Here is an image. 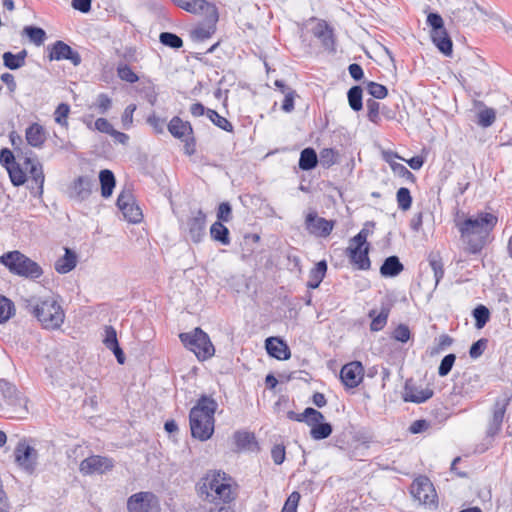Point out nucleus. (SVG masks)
<instances>
[{"mask_svg":"<svg viewBox=\"0 0 512 512\" xmlns=\"http://www.w3.org/2000/svg\"><path fill=\"white\" fill-rule=\"evenodd\" d=\"M498 222L497 216L488 212L478 213L476 216H468L455 219L462 241L471 254H478L487 244L490 232Z\"/></svg>","mask_w":512,"mask_h":512,"instance_id":"obj_1","label":"nucleus"},{"mask_svg":"<svg viewBox=\"0 0 512 512\" xmlns=\"http://www.w3.org/2000/svg\"><path fill=\"white\" fill-rule=\"evenodd\" d=\"M24 308L44 329L57 330L65 320V312L55 296H31L24 299Z\"/></svg>","mask_w":512,"mask_h":512,"instance_id":"obj_2","label":"nucleus"},{"mask_svg":"<svg viewBox=\"0 0 512 512\" xmlns=\"http://www.w3.org/2000/svg\"><path fill=\"white\" fill-rule=\"evenodd\" d=\"M218 403L210 396L202 395L191 408L189 424L191 435L200 441H207L214 433L215 412Z\"/></svg>","mask_w":512,"mask_h":512,"instance_id":"obj_3","label":"nucleus"},{"mask_svg":"<svg viewBox=\"0 0 512 512\" xmlns=\"http://www.w3.org/2000/svg\"><path fill=\"white\" fill-rule=\"evenodd\" d=\"M0 263L13 275L30 280L39 279L43 275L42 267L18 250L6 252L0 256Z\"/></svg>","mask_w":512,"mask_h":512,"instance_id":"obj_4","label":"nucleus"},{"mask_svg":"<svg viewBox=\"0 0 512 512\" xmlns=\"http://www.w3.org/2000/svg\"><path fill=\"white\" fill-rule=\"evenodd\" d=\"M179 338L183 345L192 351L199 360H206L214 355L215 349L207 333L201 328L181 333Z\"/></svg>","mask_w":512,"mask_h":512,"instance_id":"obj_5","label":"nucleus"},{"mask_svg":"<svg viewBox=\"0 0 512 512\" xmlns=\"http://www.w3.org/2000/svg\"><path fill=\"white\" fill-rule=\"evenodd\" d=\"M231 478L223 471H210L205 477L204 487L209 488L215 493V498L223 503H229L233 500Z\"/></svg>","mask_w":512,"mask_h":512,"instance_id":"obj_6","label":"nucleus"},{"mask_svg":"<svg viewBox=\"0 0 512 512\" xmlns=\"http://www.w3.org/2000/svg\"><path fill=\"white\" fill-rule=\"evenodd\" d=\"M410 492L420 504L437 507V493L435 488L426 476L417 477L411 485Z\"/></svg>","mask_w":512,"mask_h":512,"instance_id":"obj_7","label":"nucleus"},{"mask_svg":"<svg viewBox=\"0 0 512 512\" xmlns=\"http://www.w3.org/2000/svg\"><path fill=\"white\" fill-rule=\"evenodd\" d=\"M14 457L17 465L25 472L32 474L37 467L38 452L26 440H20L15 449Z\"/></svg>","mask_w":512,"mask_h":512,"instance_id":"obj_8","label":"nucleus"},{"mask_svg":"<svg viewBox=\"0 0 512 512\" xmlns=\"http://www.w3.org/2000/svg\"><path fill=\"white\" fill-rule=\"evenodd\" d=\"M128 512H159L158 497L152 492H138L127 500Z\"/></svg>","mask_w":512,"mask_h":512,"instance_id":"obj_9","label":"nucleus"},{"mask_svg":"<svg viewBox=\"0 0 512 512\" xmlns=\"http://www.w3.org/2000/svg\"><path fill=\"white\" fill-rule=\"evenodd\" d=\"M116 205L127 221L131 223H139L142 220V211L136 204L134 196L130 190H123L118 195Z\"/></svg>","mask_w":512,"mask_h":512,"instance_id":"obj_10","label":"nucleus"},{"mask_svg":"<svg viewBox=\"0 0 512 512\" xmlns=\"http://www.w3.org/2000/svg\"><path fill=\"white\" fill-rule=\"evenodd\" d=\"M335 226V221L319 217L316 211H310L305 217V228L316 237H328Z\"/></svg>","mask_w":512,"mask_h":512,"instance_id":"obj_11","label":"nucleus"},{"mask_svg":"<svg viewBox=\"0 0 512 512\" xmlns=\"http://www.w3.org/2000/svg\"><path fill=\"white\" fill-rule=\"evenodd\" d=\"M48 49L50 61L68 60L74 66H78L82 61L80 54L61 40L54 42Z\"/></svg>","mask_w":512,"mask_h":512,"instance_id":"obj_12","label":"nucleus"},{"mask_svg":"<svg viewBox=\"0 0 512 512\" xmlns=\"http://www.w3.org/2000/svg\"><path fill=\"white\" fill-rule=\"evenodd\" d=\"M113 460L109 457L92 455L85 458L79 466L83 475L103 474L113 468Z\"/></svg>","mask_w":512,"mask_h":512,"instance_id":"obj_13","label":"nucleus"},{"mask_svg":"<svg viewBox=\"0 0 512 512\" xmlns=\"http://www.w3.org/2000/svg\"><path fill=\"white\" fill-rule=\"evenodd\" d=\"M172 3L191 14H200L210 11L211 21H218V11L215 5L206 0H171Z\"/></svg>","mask_w":512,"mask_h":512,"instance_id":"obj_14","label":"nucleus"},{"mask_svg":"<svg viewBox=\"0 0 512 512\" xmlns=\"http://www.w3.org/2000/svg\"><path fill=\"white\" fill-rule=\"evenodd\" d=\"M364 368L361 362L352 361L345 364L340 371V379L347 389L356 388L363 380Z\"/></svg>","mask_w":512,"mask_h":512,"instance_id":"obj_15","label":"nucleus"},{"mask_svg":"<svg viewBox=\"0 0 512 512\" xmlns=\"http://www.w3.org/2000/svg\"><path fill=\"white\" fill-rule=\"evenodd\" d=\"M370 245L349 244L346 249V254L350 262L355 265L359 270L370 269L371 262L369 259Z\"/></svg>","mask_w":512,"mask_h":512,"instance_id":"obj_16","label":"nucleus"},{"mask_svg":"<svg viewBox=\"0 0 512 512\" xmlns=\"http://www.w3.org/2000/svg\"><path fill=\"white\" fill-rule=\"evenodd\" d=\"M93 187L94 180L92 178L89 176H79L72 183L69 189V196L76 201H84L91 195Z\"/></svg>","mask_w":512,"mask_h":512,"instance_id":"obj_17","label":"nucleus"},{"mask_svg":"<svg viewBox=\"0 0 512 512\" xmlns=\"http://www.w3.org/2000/svg\"><path fill=\"white\" fill-rule=\"evenodd\" d=\"M206 215L202 210L193 212L187 220V230L191 240L195 243L201 241L205 235Z\"/></svg>","mask_w":512,"mask_h":512,"instance_id":"obj_18","label":"nucleus"},{"mask_svg":"<svg viewBox=\"0 0 512 512\" xmlns=\"http://www.w3.org/2000/svg\"><path fill=\"white\" fill-rule=\"evenodd\" d=\"M265 348L268 355L277 360H288L291 356L290 348L279 337H268L265 340Z\"/></svg>","mask_w":512,"mask_h":512,"instance_id":"obj_19","label":"nucleus"},{"mask_svg":"<svg viewBox=\"0 0 512 512\" xmlns=\"http://www.w3.org/2000/svg\"><path fill=\"white\" fill-rule=\"evenodd\" d=\"M313 35L320 40L323 48L329 52H335V39L332 28L325 22H319L313 28Z\"/></svg>","mask_w":512,"mask_h":512,"instance_id":"obj_20","label":"nucleus"},{"mask_svg":"<svg viewBox=\"0 0 512 512\" xmlns=\"http://www.w3.org/2000/svg\"><path fill=\"white\" fill-rule=\"evenodd\" d=\"M103 343L107 349L111 350L115 355L117 362L119 364H124L125 362V354L122 348L119 345L117 339V332L114 327L106 326L105 327V335L103 339Z\"/></svg>","mask_w":512,"mask_h":512,"instance_id":"obj_21","label":"nucleus"},{"mask_svg":"<svg viewBox=\"0 0 512 512\" xmlns=\"http://www.w3.org/2000/svg\"><path fill=\"white\" fill-rule=\"evenodd\" d=\"M434 392L430 388H418L415 386L405 385L404 401L412 403H424L433 396Z\"/></svg>","mask_w":512,"mask_h":512,"instance_id":"obj_22","label":"nucleus"},{"mask_svg":"<svg viewBox=\"0 0 512 512\" xmlns=\"http://www.w3.org/2000/svg\"><path fill=\"white\" fill-rule=\"evenodd\" d=\"M25 137L30 146L41 148L46 141V131L42 125L33 123L26 129Z\"/></svg>","mask_w":512,"mask_h":512,"instance_id":"obj_23","label":"nucleus"},{"mask_svg":"<svg viewBox=\"0 0 512 512\" xmlns=\"http://www.w3.org/2000/svg\"><path fill=\"white\" fill-rule=\"evenodd\" d=\"M167 127L171 135L177 139H183L185 136L193 134V128L190 122L183 121L178 116H174Z\"/></svg>","mask_w":512,"mask_h":512,"instance_id":"obj_24","label":"nucleus"},{"mask_svg":"<svg viewBox=\"0 0 512 512\" xmlns=\"http://www.w3.org/2000/svg\"><path fill=\"white\" fill-rule=\"evenodd\" d=\"M403 270L404 265L401 263L399 257L392 255L383 261L380 267V274L385 278H393L398 276Z\"/></svg>","mask_w":512,"mask_h":512,"instance_id":"obj_25","label":"nucleus"},{"mask_svg":"<svg viewBox=\"0 0 512 512\" xmlns=\"http://www.w3.org/2000/svg\"><path fill=\"white\" fill-rule=\"evenodd\" d=\"M431 39L439 51L445 56H450L452 54L453 43L445 28L431 32Z\"/></svg>","mask_w":512,"mask_h":512,"instance_id":"obj_26","label":"nucleus"},{"mask_svg":"<svg viewBox=\"0 0 512 512\" xmlns=\"http://www.w3.org/2000/svg\"><path fill=\"white\" fill-rule=\"evenodd\" d=\"M389 314V305H382L381 310L378 314H376V310H370L368 313V317L371 318L370 330L372 332L381 331L387 324Z\"/></svg>","mask_w":512,"mask_h":512,"instance_id":"obj_27","label":"nucleus"},{"mask_svg":"<svg viewBox=\"0 0 512 512\" xmlns=\"http://www.w3.org/2000/svg\"><path fill=\"white\" fill-rule=\"evenodd\" d=\"M77 264V255L70 248H65V254L55 262V270L60 274L72 271Z\"/></svg>","mask_w":512,"mask_h":512,"instance_id":"obj_28","label":"nucleus"},{"mask_svg":"<svg viewBox=\"0 0 512 512\" xmlns=\"http://www.w3.org/2000/svg\"><path fill=\"white\" fill-rule=\"evenodd\" d=\"M327 272V262L325 260L319 261L309 272V279L307 287L309 289H316L320 286Z\"/></svg>","mask_w":512,"mask_h":512,"instance_id":"obj_29","label":"nucleus"},{"mask_svg":"<svg viewBox=\"0 0 512 512\" xmlns=\"http://www.w3.org/2000/svg\"><path fill=\"white\" fill-rule=\"evenodd\" d=\"M27 50L23 49L17 54L10 51L4 52L2 55L3 65L10 70H17L25 65L27 58Z\"/></svg>","mask_w":512,"mask_h":512,"instance_id":"obj_30","label":"nucleus"},{"mask_svg":"<svg viewBox=\"0 0 512 512\" xmlns=\"http://www.w3.org/2000/svg\"><path fill=\"white\" fill-rule=\"evenodd\" d=\"M287 417L290 420L305 422L306 424H308V422H317L319 420H324V415L312 407H307L302 413L289 411L287 413Z\"/></svg>","mask_w":512,"mask_h":512,"instance_id":"obj_31","label":"nucleus"},{"mask_svg":"<svg viewBox=\"0 0 512 512\" xmlns=\"http://www.w3.org/2000/svg\"><path fill=\"white\" fill-rule=\"evenodd\" d=\"M99 181L101 185V195L108 198L112 195L116 184L115 176L109 169H103L99 173Z\"/></svg>","mask_w":512,"mask_h":512,"instance_id":"obj_32","label":"nucleus"},{"mask_svg":"<svg viewBox=\"0 0 512 512\" xmlns=\"http://www.w3.org/2000/svg\"><path fill=\"white\" fill-rule=\"evenodd\" d=\"M307 425L311 427L310 435L314 440L326 439L333 431L332 425L328 422H323V420L308 422Z\"/></svg>","mask_w":512,"mask_h":512,"instance_id":"obj_33","label":"nucleus"},{"mask_svg":"<svg viewBox=\"0 0 512 512\" xmlns=\"http://www.w3.org/2000/svg\"><path fill=\"white\" fill-rule=\"evenodd\" d=\"M318 164V156L313 148H305L301 151L298 166L303 171H310Z\"/></svg>","mask_w":512,"mask_h":512,"instance_id":"obj_34","label":"nucleus"},{"mask_svg":"<svg viewBox=\"0 0 512 512\" xmlns=\"http://www.w3.org/2000/svg\"><path fill=\"white\" fill-rule=\"evenodd\" d=\"M25 163L29 165V173L31 175L32 181L38 186V196L43 194V185L45 176L43 173V167L39 162H33L31 159L27 158Z\"/></svg>","mask_w":512,"mask_h":512,"instance_id":"obj_35","label":"nucleus"},{"mask_svg":"<svg viewBox=\"0 0 512 512\" xmlns=\"http://www.w3.org/2000/svg\"><path fill=\"white\" fill-rule=\"evenodd\" d=\"M233 438L239 450H252L257 444L254 434L247 431H236Z\"/></svg>","mask_w":512,"mask_h":512,"instance_id":"obj_36","label":"nucleus"},{"mask_svg":"<svg viewBox=\"0 0 512 512\" xmlns=\"http://www.w3.org/2000/svg\"><path fill=\"white\" fill-rule=\"evenodd\" d=\"M211 238L222 245L230 244L229 230L222 222H214L210 228Z\"/></svg>","mask_w":512,"mask_h":512,"instance_id":"obj_37","label":"nucleus"},{"mask_svg":"<svg viewBox=\"0 0 512 512\" xmlns=\"http://www.w3.org/2000/svg\"><path fill=\"white\" fill-rule=\"evenodd\" d=\"M206 16L207 26L205 27H197L193 30L192 35L196 40H205L211 37V35L215 32L217 21H211L210 19V11L204 13Z\"/></svg>","mask_w":512,"mask_h":512,"instance_id":"obj_38","label":"nucleus"},{"mask_svg":"<svg viewBox=\"0 0 512 512\" xmlns=\"http://www.w3.org/2000/svg\"><path fill=\"white\" fill-rule=\"evenodd\" d=\"M362 94L363 91L359 85L352 86L347 92L349 106L355 112H358L363 108Z\"/></svg>","mask_w":512,"mask_h":512,"instance_id":"obj_39","label":"nucleus"},{"mask_svg":"<svg viewBox=\"0 0 512 512\" xmlns=\"http://www.w3.org/2000/svg\"><path fill=\"white\" fill-rule=\"evenodd\" d=\"M23 33L29 38V40L36 46H40L46 39V32L44 29L37 26H25Z\"/></svg>","mask_w":512,"mask_h":512,"instance_id":"obj_40","label":"nucleus"},{"mask_svg":"<svg viewBox=\"0 0 512 512\" xmlns=\"http://www.w3.org/2000/svg\"><path fill=\"white\" fill-rule=\"evenodd\" d=\"M428 261L434 274L435 287H437L441 279L444 277L443 262L440 256L437 254H430L428 257Z\"/></svg>","mask_w":512,"mask_h":512,"instance_id":"obj_41","label":"nucleus"},{"mask_svg":"<svg viewBox=\"0 0 512 512\" xmlns=\"http://www.w3.org/2000/svg\"><path fill=\"white\" fill-rule=\"evenodd\" d=\"M472 316L475 320L476 328L481 329L489 321L490 311L486 306L480 304L473 309Z\"/></svg>","mask_w":512,"mask_h":512,"instance_id":"obj_42","label":"nucleus"},{"mask_svg":"<svg viewBox=\"0 0 512 512\" xmlns=\"http://www.w3.org/2000/svg\"><path fill=\"white\" fill-rule=\"evenodd\" d=\"M385 160H386V162H388L390 164V167H391L392 171L394 172V174L406 179L407 181H411V182L415 181L414 174L410 170H408V168L406 166L393 161L391 159V156H385Z\"/></svg>","mask_w":512,"mask_h":512,"instance_id":"obj_43","label":"nucleus"},{"mask_svg":"<svg viewBox=\"0 0 512 512\" xmlns=\"http://www.w3.org/2000/svg\"><path fill=\"white\" fill-rule=\"evenodd\" d=\"M208 119L217 127L220 129L226 131V132H232L233 131V125L228 119L221 116L217 111L211 109L207 112Z\"/></svg>","mask_w":512,"mask_h":512,"instance_id":"obj_44","label":"nucleus"},{"mask_svg":"<svg viewBox=\"0 0 512 512\" xmlns=\"http://www.w3.org/2000/svg\"><path fill=\"white\" fill-rule=\"evenodd\" d=\"M374 226V222H366L363 228L354 237L350 239L351 244L369 245V243L367 242V238L372 233V229L374 228Z\"/></svg>","mask_w":512,"mask_h":512,"instance_id":"obj_45","label":"nucleus"},{"mask_svg":"<svg viewBox=\"0 0 512 512\" xmlns=\"http://www.w3.org/2000/svg\"><path fill=\"white\" fill-rule=\"evenodd\" d=\"M6 170L9 174L11 183L14 186L18 187V186L23 185L26 182V174L22 170V168L20 167V165L18 163L11 166L10 168H8Z\"/></svg>","mask_w":512,"mask_h":512,"instance_id":"obj_46","label":"nucleus"},{"mask_svg":"<svg viewBox=\"0 0 512 512\" xmlns=\"http://www.w3.org/2000/svg\"><path fill=\"white\" fill-rule=\"evenodd\" d=\"M160 43L164 46L178 49L183 46V40L171 32H162L159 36Z\"/></svg>","mask_w":512,"mask_h":512,"instance_id":"obj_47","label":"nucleus"},{"mask_svg":"<svg viewBox=\"0 0 512 512\" xmlns=\"http://www.w3.org/2000/svg\"><path fill=\"white\" fill-rule=\"evenodd\" d=\"M396 199L399 209L406 211L412 205V196L410 190L406 187H401L396 193Z\"/></svg>","mask_w":512,"mask_h":512,"instance_id":"obj_48","label":"nucleus"},{"mask_svg":"<svg viewBox=\"0 0 512 512\" xmlns=\"http://www.w3.org/2000/svg\"><path fill=\"white\" fill-rule=\"evenodd\" d=\"M14 312V304L4 296H0V323L10 319Z\"/></svg>","mask_w":512,"mask_h":512,"instance_id":"obj_49","label":"nucleus"},{"mask_svg":"<svg viewBox=\"0 0 512 512\" xmlns=\"http://www.w3.org/2000/svg\"><path fill=\"white\" fill-rule=\"evenodd\" d=\"M93 107L100 114H106L112 107V99L106 93H100L97 95Z\"/></svg>","mask_w":512,"mask_h":512,"instance_id":"obj_50","label":"nucleus"},{"mask_svg":"<svg viewBox=\"0 0 512 512\" xmlns=\"http://www.w3.org/2000/svg\"><path fill=\"white\" fill-rule=\"evenodd\" d=\"M70 113V106L67 103H60L54 112V120L57 124L67 127L68 126V115Z\"/></svg>","mask_w":512,"mask_h":512,"instance_id":"obj_51","label":"nucleus"},{"mask_svg":"<svg viewBox=\"0 0 512 512\" xmlns=\"http://www.w3.org/2000/svg\"><path fill=\"white\" fill-rule=\"evenodd\" d=\"M496 119V112L492 108H485L478 113V121L477 123L483 127H490Z\"/></svg>","mask_w":512,"mask_h":512,"instance_id":"obj_52","label":"nucleus"},{"mask_svg":"<svg viewBox=\"0 0 512 512\" xmlns=\"http://www.w3.org/2000/svg\"><path fill=\"white\" fill-rule=\"evenodd\" d=\"M117 75L121 80L131 84L139 80L137 74L127 64H120L117 67Z\"/></svg>","mask_w":512,"mask_h":512,"instance_id":"obj_53","label":"nucleus"},{"mask_svg":"<svg viewBox=\"0 0 512 512\" xmlns=\"http://www.w3.org/2000/svg\"><path fill=\"white\" fill-rule=\"evenodd\" d=\"M366 89L375 99H384L388 95L387 87L374 81L367 82Z\"/></svg>","mask_w":512,"mask_h":512,"instance_id":"obj_54","label":"nucleus"},{"mask_svg":"<svg viewBox=\"0 0 512 512\" xmlns=\"http://www.w3.org/2000/svg\"><path fill=\"white\" fill-rule=\"evenodd\" d=\"M455 361H456L455 354L450 353V354L445 355L442 358L440 365L438 367V375L441 377L447 376L451 372Z\"/></svg>","mask_w":512,"mask_h":512,"instance_id":"obj_55","label":"nucleus"},{"mask_svg":"<svg viewBox=\"0 0 512 512\" xmlns=\"http://www.w3.org/2000/svg\"><path fill=\"white\" fill-rule=\"evenodd\" d=\"M337 151L332 148H324L320 151V164L329 168L336 163Z\"/></svg>","mask_w":512,"mask_h":512,"instance_id":"obj_56","label":"nucleus"},{"mask_svg":"<svg viewBox=\"0 0 512 512\" xmlns=\"http://www.w3.org/2000/svg\"><path fill=\"white\" fill-rule=\"evenodd\" d=\"M368 113L367 117L369 121H371L374 124H379L380 122V104L379 102L375 101L374 99H368L366 102Z\"/></svg>","mask_w":512,"mask_h":512,"instance_id":"obj_57","label":"nucleus"},{"mask_svg":"<svg viewBox=\"0 0 512 512\" xmlns=\"http://www.w3.org/2000/svg\"><path fill=\"white\" fill-rule=\"evenodd\" d=\"M510 403V398L505 399L503 401H497L495 403V408L493 411L492 419L494 422L503 423V418L506 412V408Z\"/></svg>","mask_w":512,"mask_h":512,"instance_id":"obj_58","label":"nucleus"},{"mask_svg":"<svg viewBox=\"0 0 512 512\" xmlns=\"http://www.w3.org/2000/svg\"><path fill=\"white\" fill-rule=\"evenodd\" d=\"M232 219V207L229 202H222L217 210V222H229Z\"/></svg>","mask_w":512,"mask_h":512,"instance_id":"obj_59","label":"nucleus"},{"mask_svg":"<svg viewBox=\"0 0 512 512\" xmlns=\"http://www.w3.org/2000/svg\"><path fill=\"white\" fill-rule=\"evenodd\" d=\"M300 493L297 491L292 492L286 499L281 512H297V507L300 501Z\"/></svg>","mask_w":512,"mask_h":512,"instance_id":"obj_60","label":"nucleus"},{"mask_svg":"<svg viewBox=\"0 0 512 512\" xmlns=\"http://www.w3.org/2000/svg\"><path fill=\"white\" fill-rule=\"evenodd\" d=\"M393 338L401 343H406L411 337L410 329L405 324H399L393 331Z\"/></svg>","mask_w":512,"mask_h":512,"instance_id":"obj_61","label":"nucleus"},{"mask_svg":"<svg viewBox=\"0 0 512 512\" xmlns=\"http://www.w3.org/2000/svg\"><path fill=\"white\" fill-rule=\"evenodd\" d=\"M487 342L488 341L485 338H481L474 342L469 349L470 357L473 359L479 358L484 353L487 347Z\"/></svg>","mask_w":512,"mask_h":512,"instance_id":"obj_62","label":"nucleus"},{"mask_svg":"<svg viewBox=\"0 0 512 512\" xmlns=\"http://www.w3.org/2000/svg\"><path fill=\"white\" fill-rule=\"evenodd\" d=\"M427 24L431 27V32L444 29V22L440 14L431 12L427 16Z\"/></svg>","mask_w":512,"mask_h":512,"instance_id":"obj_63","label":"nucleus"},{"mask_svg":"<svg viewBox=\"0 0 512 512\" xmlns=\"http://www.w3.org/2000/svg\"><path fill=\"white\" fill-rule=\"evenodd\" d=\"M0 163L6 168H10L11 166L17 164L16 160H15V156L14 154L12 153L11 150H9L8 148H3L1 151H0Z\"/></svg>","mask_w":512,"mask_h":512,"instance_id":"obj_64","label":"nucleus"}]
</instances>
